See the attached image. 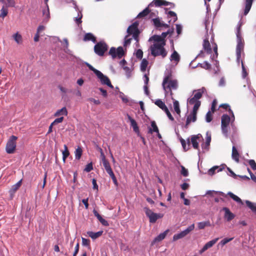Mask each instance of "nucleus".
I'll return each instance as SVG.
<instances>
[{
  "mask_svg": "<svg viewBox=\"0 0 256 256\" xmlns=\"http://www.w3.org/2000/svg\"><path fill=\"white\" fill-rule=\"evenodd\" d=\"M150 50L151 54L154 57L161 56L162 58H164L168 54L164 48H162L155 44L150 46Z\"/></svg>",
  "mask_w": 256,
  "mask_h": 256,
  "instance_id": "obj_1",
  "label": "nucleus"
},
{
  "mask_svg": "<svg viewBox=\"0 0 256 256\" xmlns=\"http://www.w3.org/2000/svg\"><path fill=\"white\" fill-rule=\"evenodd\" d=\"M95 44H96L94 48L95 54L100 56H104L108 50V44L104 40L96 42Z\"/></svg>",
  "mask_w": 256,
  "mask_h": 256,
  "instance_id": "obj_2",
  "label": "nucleus"
},
{
  "mask_svg": "<svg viewBox=\"0 0 256 256\" xmlns=\"http://www.w3.org/2000/svg\"><path fill=\"white\" fill-rule=\"evenodd\" d=\"M124 48L122 46H118L117 48H116L114 47H112L108 52V54L111 56L112 59H114L116 58L120 59L124 56Z\"/></svg>",
  "mask_w": 256,
  "mask_h": 256,
  "instance_id": "obj_3",
  "label": "nucleus"
},
{
  "mask_svg": "<svg viewBox=\"0 0 256 256\" xmlns=\"http://www.w3.org/2000/svg\"><path fill=\"white\" fill-rule=\"evenodd\" d=\"M230 121V118L226 114H224L221 118V128L222 134L228 136V127Z\"/></svg>",
  "mask_w": 256,
  "mask_h": 256,
  "instance_id": "obj_4",
  "label": "nucleus"
},
{
  "mask_svg": "<svg viewBox=\"0 0 256 256\" xmlns=\"http://www.w3.org/2000/svg\"><path fill=\"white\" fill-rule=\"evenodd\" d=\"M18 138L16 136L14 135L10 137V140H8L6 148V150L8 154H12L14 152L16 148V140Z\"/></svg>",
  "mask_w": 256,
  "mask_h": 256,
  "instance_id": "obj_5",
  "label": "nucleus"
},
{
  "mask_svg": "<svg viewBox=\"0 0 256 256\" xmlns=\"http://www.w3.org/2000/svg\"><path fill=\"white\" fill-rule=\"evenodd\" d=\"M206 91V88L204 87L198 89L193 90V93L196 92L194 94V97L190 98L188 99V102L190 104H193L194 102L197 101H200L199 100L202 97V94Z\"/></svg>",
  "mask_w": 256,
  "mask_h": 256,
  "instance_id": "obj_6",
  "label": "nucleus"
},
{
  "mask_svg": "<svg viewBox=\"0 0 256 256\" xmlns=\"http://www.w3.org/2000/svg\"><path fill=\"white\" fill-rule=\"evenodd\" d=\"M194 224H193L190 226H188L186 230L182 231L181 232L174 234L172 237L173 241H176L179 239H180L186 236L188 234H189L191 231L194 230Z\"/></svg>",
  "mask_w": 256,
  "mask_h": 256,
  "instance_id": "obj_7",
  "label": "nucleus"
},
{
  "mask_svg": "<svg viewBox=\"0 0 256 256\" xmlns=\"http://www.w3.org/2000/svg\"><path fill=\"white\" fill-rule=\"evenodd\" d=\"M96 76L102 84L106 85L112 88H114L109 78L106 76L104 74L100 71L98 73Z\"/></svg>",
  "mask_w": 256,
  "mask_h": 256,
  "instance_id": "obj_8",
  "label": "nucleus"
},
{
  "mask_svg": "<svg viewBox=\"0 0 256 256\" xmlns=\"http://www.w3.org/2000/svg\"><path fill=\"white\" fill-rule=\"evenodd\" d=\"M74 5V8L78 12V16L75 18L74 21L77 25H79L82 22V8H80L76 5V2L74 0H70Z\"/></svg>",
  "mask_w": 256,
  "mask_h": 256,
  "instance_id": "obj_9",
  "label": "nucleus"
},
{
  "mask_svg": "<svg viewBox=\"0 0 256 256\" xmlns=\"http://www.w3.org/2000/svg\"><path fill=\"white\" fill-rule=\"evenodd\" d=\"M144 210L146 213V215L149 218L150 222L154 223L158 220L156 217V213L154 212L150 208L145 207Z\"/></svg>",
  "mask_w": 256,
  "mask_h": 256,
  "instance_id": "obj_10",
  "label": "nucleus"
},
{
  "mask_svg": "<svg viewBox=\"0 0 256 256\" xmlns=\"http://www.w3.org/2000/svg\"><path fill=\"white\" fill-rule=\"evenodd\" d=\"M119 97L122 99V102L124 104H128V106H133L134 104H137V102L132 99L129 98L124 94L122 92H119Z\"/></svg>",
  "mask_w": 256,
  "mask_h": 256,
  "instance_id": "obj_11",
  "label": "nucleus"
},
{
  "mask_svg": "<svg viewBox=\"0 0 256 256\" xmlns=\"http://www.w3.org/2000/svg\"><path fill=\"white\" fill-rule=\"evenodd\" d=\"M202 136L200 134H198L196 135H192L191 137V142L192 145V147L194 149L198 150V154H200V150L198 149V140L202 138Z\"/></svg>",
  "mask_w": 256,
  "mask_h": 256,
  "instance_id": "obj_12",
  "label": "nucleus"
},
{
  "mask_svg": "<svg viewBox=\"0 0 256 256\" xmlns=\"http://www.w3.org/2000/svg\"><path fill=\"white\" fill-rule=\"evenodd\" d=\"M128 36L132 35V38H136L138 36H140V31L138 28L130 27V25L128 27L126 30Z\"/></svg>",
  "mask_w": 256,
  "mask_h": 256,
  "instance_id": "obj_13",
  "label": "nucleus"
},
{
  "mask_svg": "<svg viewBox=\"0 0 256 256\" xmlns=\"http://www.w3.org/2000/svg\"><path fill=\"white\" fill-rule=\"evenodd\" d=\"M226 166L225 164H221L220 166H215L210 168L208 171V175L212 176H213L216 170L218 172H222Z\"/></svg>",
  "mask_w": 256,
  "mask_h": 256,
  "instance_id": "obj_14",
  "label": "nucleus"
},
{
  "mask_svg": "<svg viewBox=\"0 0 256 256\" xmlns=\"http://www.w3.org/2000/svg\"><path fill=\"white\" fill-rule=\"evenodd\" d=\"M172 74L171 70H168V69H166V70L165 72L164 76L163 82L162 83V88L166 92V85L167 84V83H168V80H171L170 79L172 78Z\"/></svg>",
  "mask_w": 256,
  "mask_h": 256,
  "instance_id": "obj_15",
  "label": "nucleus"
},
{
  "mask_svg": "<svg viewBox=\"0 0 256 256\" xmlns=\"http://www.w3.org/2000/svg\"><path fill=\"white\" fill-rule=\"evenodd\" d=\"M169 230H166L163 232L160 233L158 236H156L152 242L151 245L154 246L156 243L159 242L162 240L166 236Z\"/></svg>",
  "mask_w": 256,
  "mask_h": 256,
  "instance_id": "obj_16",
  "label": "nucleus"
},
{
  "mask_svg": "<svg viewBox=\"0 0 256 256\" xmlns=\"http://www.w3.org/2000/svg\"><path fill=\"white\" fill-rule=\"evenodd\" d=\"M201 102L200 101H197V102H194L193 104H194L192 110L190 112L192 114L193 118L192 119V122H195L196 120V114L200 106Z\"/></svg>",
  "mask_w": 256,
  "mask_h": 256,
  "instance_id": "obj_17",
  "label": "nucleus"
},
{
  "mask_svg": "<svg viewBox=\"0 0 256 256\" xmlns=\"http://www.w3.org/2000/svg\"><path fill=\"white\" fill-rule=\"evenodd\" d=\"M222 210L224 212V217L228 222H230L234 218L235 215L230 211L228 208L224 207Z\"/></svg>",
  "mask_w": 256,
  "mask_h": 256,
  "instance_id": "obj_18",
  "label": "nucleus"
},
{
  "mask_svg": "<svg viewBox=\"0 0 256 256\" xmlns=\"http://www.w3.org/2000/svg\"><path fill=\"white\" fill-rule=\"evenodd\" d=\"M167 84L168 86H166V88H168L169 90L172 88L175 90L178 88V82L176 80H170ZM170 94L171 96L172 94V92L171 90H170Z\"/></svg>",
  "mask_w": 256,
  "mask_h": 256,
  "instance_id": "obj_19",
  "label": "nucleus"
},
{
  "mask_svg": "<svg viewBox=\"0 0 256 256\" xmlns=\"http://www.w3.org/2000/svg\"><path fill=\"white\" fill-rule=\"evenodd\" d=\"M244 48V44L242 43H237L236 48V61L238 64L240 63L241 58V50ZM242 60H241V62Z\"/></svg>",
  "mask_w": 256,
  "mask_h": 256,
  "instance_id": "obj_20",
  "label": "nucleus"
},
{
  "mask_svg": "<svg viewBox=\"0 0 256 256\" xmlns=\"http://www.w3.org/2000/svg\"><path fill=\"white\" fill-rule=\"evenodd\" d=\"M203 48L204 50H206V52L210 54L212 52V48L209 42V41L208 38H206L203 41L202 44Z\"/></svg>",
  "mask_w": 256,
  "mask_h": 256,
  "instance_id": "obj_21",
  "label": "nucleus"
},
{
  "mask_svg": "<svg viewBox=\"0 0 256 256\" xmlns=\"http://www.w3.org/2000/svg\"><path fill=\"white\" fill-rule=\"evenodd\" d=\"M83 40L84 42L92 41L95 44L96 42V36L91 32H88L85 34Z\"/></svg>",
  "mask_w": 256,
  "mask_h": 256,
  "instance_id": "obj_22",
  "label": "nucleus"
},
{
  "mask_svg": "<svg viewBox=\"0 0 256 256\" xmlns=\"http://www.w3.org/2000/svg\"><path fill=\"white\" fill-rule=\"evenodd\" d=\"M242 26V23L240 21L237 25L236 27V42L237 43H242V38L240 34V28Z\"/></svg>",
  "mask_w": 256,
  "mask_h": 256,
  "instance_id": "obj_23",
  "label": "nucleus"
},
{
  "mask_svg": "<svg viewBox=\"0 0 256 256\" xmlns=\"http://www.w3.org/2000/svg\"><path fill=\"white\" fill-rule=\"evenodd\" d=\"M102 230H100L96 232H93L92 231H88L87 232V234L92 240H95L100 237V236H101L102 234Z\"/></svg>",
  "mask_w": 256,
  "mask_h": 256,
  "instance_id": "obj_24",
  "label": "nucleus"
},
{
  "mask_svg": "<svg viewBox=\"0 0 256 256\" xmlns=\"http://www.w3.org/2000/svg\"><path fill=\"white\" fill-rule=\"evenodd\" d=\"M198 66H200L205 70H210L211 68V65L208 62L204 61L203 63H198L196 66H192V68H195Z\"/></svg>",
  "mask_w": 256,
  "mask_h": 256,
  "instance_id": "obj_25",
  "label": "nucleus"
},
{
  "mask_svg": "<svg viewBox=\"0 0 256 256\" xmlns=\"http://www.w3.org/2000/svg\"><path fill=\"white\" fill-rule=\"evenodd\" d=\"M228 196H229L230 197L232 198L234 201L236 202L238 204L243 205L244 203L242 201V200L236 195L234 194L231 192H228L227 194Z\"/></svg>",
  "mask_w": 256,
  "mask_h": 256,
  "instance_id": "obj_26",
  "label": "nucleus"
},
{
  "mask_svg": "<svg viewBox=\"0 0 256 256\" xmlns=\"http://www.w3.org/2000/svg\"><path fill=\"white\" fill-rule=\"evenodd\" d=\"M239 154L238 152V150H236V146H232V158L236 162H239Z\"/></svg>",
  "mask_w": 256,
  "mask_h": 256,
  "instance_id": "obj_27",
  "label": "nucleus"
},
{
  "mask_svg": "<svg viewBox=\"0 0 256 256\" xmlns=\"http://www.w3.org/2000/svg\"><path fill=\"white\" fill-rule=\"evenodd\" d=\"M22 180H20L18 182H17L16 184L12 186V188L10 190V192L12 194L14 193L18 190L19 189L20 186L22 185Z\"/></svg>",
  "mask_w": 256,
  "mask_h": 256,
  "instance_id": "obj_28",
  "label": "nucleus"
},
{
  "mask_svg": "<svg viewBox=\"0 0 256 256\" xmlns=\"http://www.w3.org/2000/svg\"><path fill=\"white\" fill-rule=\"evenodd\" d=\"M246 206L254 212L256 213V203L252 202L248 200H246Z\"/></svg>",
  "mask_w": 256,
  "mask_h": 256,
  "instance_id": "obj_29",
  "label": "nucleus"
},
{
  "mask_svg": "<svg viewBox=\"0 0 256 256\" xmlns=\"http://www.w3.org/2000/svg\"><path fill=\"white\" fill-rule=\"evenodd\" d=\"M170 61H175L176 64L180 60V56L178 54V52L175 50H174L172 53V54L170 58Z\"/></svg>",
  "mask_w": 256,
  "mask_h": 256,
  "instance_id": "obj_30",
  "label": "nucleus"
},
{
  "mask_svg": "<svg viewBox=\"0 0 256 256\" xmlns=\"http://www.w3.org/2000/svg\"><path fill=\"white\" fill-rule=\"evenodd\" d=\"M152 128H148V133L152 134L153 132H158V128L156 126V122L155 121L153 120L150 122Z\"/></svg>",
  "mask_w": 256,
  "mask_h": 256,
  "instance_id": "obj_31",
  "label": "nucleus"
},
{
  "mask_svg": "<svg viewBox=\"0 0 256 256\" xmlns=\"http://www.w3.org/2000/svg\"><path fill=\"white\" fill-rule=\"evenodd\" d=\"M60 115H68V110L66 107H63L61 109L58 110L54 114V116H58Z\"/></svg>",
  "mask_w": 256,
  "mask_h": 256,
  "instance_id": "obj_32",
  "label": "nucleus"
},
{
  "mask_svg": "<svg viewBox=\"0 0 256 256\" xmlns=\"http://www.w3.org/2000/svg\"><path fill=\"white\" fill-rule=\"evenodd\" d=\"M164 0H154L148 5V6L152 7L155 6H156L158 7L164 6Z\"/></svg>",
  "mask_w": 256,
  "mask_h": 256,
  "instance_id": "obj_33",
  "label": "nucleus"
},
{
  "mask_svg": "<svg viewBox=\"0 0 256 256\" xmlns=\"http://www.w3.org/2000/svg\"><path fill=\"white\" fill-rule=\"evenodd\" d=\"M193 118V116H192V114L191 113L188 115L186 117V124L184 125V123L182 122H181L180 121V124L182 126H184L185 128H187L188 127V124L190 123V122H192V119Z\"/></svg>",
  "mask_w": 256,
  "mask_h": 256,
  "instance_id": "obj_34",
  "label": "nucleus"
},
{
  "mask_svg": "<svg viewBox=\"0 0 256 256\" xmlns=\"http://www.w3.org/2000/svg\"><path fill=\"white\" fill-rule=\"evenodd\" d=\"M149 7L150 6H148V7L146 8L142 11L140 12L136 16V18H141L147 16L150 12Z\"/></svg>",
  "mask_w": 256,
  "mask_h": 256,
  "instance_id": "obj_35",
  "label": "nucleus"
},
{
  "mask_svg": "<svg viewBox=\"0 0 256 256\" xmlns=\"http://www.w3.org/2000/svg\"><path fill=\"white\" fill-rule=\"evenodd\" d=\"M172 99L174 100L173 103H174V110L176 112L179 116H180V108L179 102L176 100H174L173 98H172Z\"/></svg>",
  "mask_w": 256,
  "mask_h": 256,
  "instance_id": "obj_36",
  "label": "nucleus"
},
{
  "mask_svg": "<svg viewBox=\"0 0 256 256\" xmlns=\"http://www.w3.org/2000/svg\"><path fill=\"white\" fill-rule=\"evenodd\" d=\"M210 226V223L208 220L205 222H201L198 223V227L200 230L204 229L206 226Z\"/></svg>",
  "mask_w": 256,
  "mask_h": 256,
  "instance_id": "obj_37",
  "label": "nucleus"
},
{
  "mask_svg": "<svg viewBox=\"0 0 256 256\" xmlns=\"http://www.w3.org/2000/svg\"><path fill=\"white\" fill-rule=\"evenodd\" d=\"M46 8L42 10V14L44 16H46V18L44 20L47 22L50 18V10L48 4H46Z\"/></svg>",
  "mask_w": 256,
  "mask_h": 256,
  "instance_id": "obj_38",
  "label": "nucleus"
},
{
  "mask_svg": "<svg viewBox=\"0 0 256 256\" xmlns=\"http://www.w3.org/2000/svg\"><path fill=\"white\" fill-rule=\"evenodd\" d=\"M148 64V62L146 58L142 60L140 66V68L142 72H144L146 71Z\"/></svg>",
  "mask_w": 256,
  "mask_h": 256,
  "instance_id": "obj_39",
  "label": "nucleus"
},
{
  "mask_svg": "<svg viewBox=\"0 0 256 256\" xmlns=\"http://www.w3.org/2000/svg\"><path fill=\"white\" fill-rule=\"evenodd\" d=\"M2 2L4 4L6 7H14L15 6L14 0H3Z\"/></svg>",
  "mask_w": 256,
  "mask_h": 256,
  "instance_id": "obj_40",
  "label": "nucleus"
},
{
  "mask_svg": "<svg viewBox=\"0 0 256 256\" xmlns=\"http://www.w3.org/2000/svg\"><path fill=\"white\" fill-rule=\"evenodd\" d=\"M82 148L78 146L75 151V158L76 160H80L82 156Z\"/></svg>",
  "mask_w": 256,
  "mask_h": 256,
  "instance_id": "obj_41",
  "label": "nucleus"
},
{
  "mask_svg": "<svg viewBox=\"0 0 256 256\" xmlns=\"http://www.w3.org/2000/svg\"><path fill=\"white\" fill-rule=\"evenodd\" d=\"M130 126L132 128L134 131L136 133L139 132V128L138 126V124L136 121L134 120H132L130 122Z\"/></svg>",
  "mask_w": 256,
  "mask_h": 256,
  "instance_id": "obj_42",
  "label": "nucleus"
},
{
  "mask_svg": "<svg viewBox=\"0 0 256 256\" xmlns=\"http://www.w3.org/2000/svg\"><path fill=\"white\" fill-rule=\"evenodd\" d=\"M154 104L162 110L166 106L165 104L160 99H158L156 100Z\"/></svg>",
  "mask_w": 256,
  "mask_h": 256,
  "instance_id": "obj_43",
  "label": "nucleus"
},
{
  "mask_svg": "<svg viewBox=\"0 0 256 256\" xmlns=\"http://www.w3.org/2000/svg\"><path fill=\"white\" fill-rule=\"evenodd\" d=\"M162 40V38L160 35L154 34L149 38L148 40L151 41L152 40H153L155 43H158Z\"/></svg>",
  "mask_w": 256,
  "mask_h": 256,
  "instance_id": "obj_44",
  "label": "nucleus"
},
{
  "mask_svg": "<svg viewBox=\"0 0 256 256\" xmlns=\"http://www.w3.org/2000/svg\"><path fill=\"white\" fill-rule=\"evenodd\" d=\"M103 166L106 172L108 173L112 170L110 164L108 160L102 162Z\"/></svg>",
  "mask_w": 256,
  "mask_h": 256,
  "instance_id": "obj_45",
  "label": "nucleus"
},
{
  "mask_svg": "<svg viewBox=\"0 0 256 256\" xmlns=\"http://www.w3.org/2000/svg\"><path fill=\"white\" fill-rule=\"evenodd\" d=\"M84 64L89 68L90 70L96 74V76L98 74V73L100 72L99 70L93 67L88 62H84Z\"/></svg>",
  "mask_w": 256,
  "mask_h": 256,
  "instance_id": "obj_46",
  "label": "nucleus"
},
{
  "mask_svg": "<svg viewBox=\"0 0 256 256\" xmlns=\"http://www.w3.org/2000/svg\"><path fill=\"white\" fill-rule=\"evenodd\" d=\"M84 64L89 68L90 70L96 74V76L98 74V73L100 72L99 70L93 67L88 62H84Z\"/></svg>",
  "mask_w": 256,
  "mask_h": 256,
  "instance_id": "obj_47",
  "label": "nucleus"
},
{
  "mask_svg": "<svg viewBox=\"0 0 256 256\" xmlns=\"http://www.w3.org/2000/svg\"><path fill=\"white\" fill-rule=\"evenodd\" d=\"M108 174L110 175V176L112 178V182H113L114 184V185L116 186H118V183L117 181L116 178L112 170V171H110V172H108Z\"/></svg>",
  "mask_w": 256,
  "mask_h": 256,
  "instance_id": "obj_48",
  "label": "nucleus"
},
{
  "mask_svg": "<svg viewBox=\"0 0 256 256\" xmlns=\"http://www.w3.org/2000/svg\"><path fill=\"white\" fill-rule=\"evenodd\" d=\"M13 37L14 38V40L16 42L17 44H20L22 42V36L19 34L18 32L16 33Z\"/></svg>",
  "mask_w": 256,
  "mask_h": 256,
  "instance_id": "obj_49",
  "label": "nucleus"
},
{
  "mask_svg": "<svg viewBox=\"0 0 256 256\" xmlns=\"http://www.w3.org/2000/svg\"><path fill=\"white\" fill-rule=\"evenodd\" d=\"M152 20L153 22L154 25L157 28L161 27L162 22L158 18H152Z\"/></svg>",
  "mask_w": 256,
  "mask_h": 256,
  "instance_id": "obj_50",
  "label": "nucleus"
},
{
  "mask_svg": "<svg viewBox=\"0 0 256 256\" xmlns=\"http://www.w3.org/2000/svg\"><path fill=\"white\" fill-rule=\"evenodd\" d=\"M218 240V238L213 239L206 242L204 245L206 246V248H209L212 247L216 243Z\"/></svg>",
  "mask_w": 256,
  "mask_h": 256,
  "instance_id": "obj_51",
  "label": "nucleus"
},
{
  "mask_svg": "<svg viewBox=\"0 0 256 256\" xmlns=\"http://www.w3.org/2000/svg\"><path fill=\"white\" fill-rule=\"evenodd\" d=\"M8 7H6V8L4 7V6H3L2 7V8H1L0 10V17H2V18H4V17H6L8 14V10L7 8Z\"/></svg>",
  "mask_w": 256,
  "mask_h": 256,
  "instance_id": "obj_52",
  "label": "nucleus"
},
{
  "mask_svg": "<svg viewBox=\"0 0 256 256\" xmlns=\"http://www.w3.org/2000/svg\"><path fill=\"white\" fill-rule=\"evenodd\" d=\"M123 69L125 71L126 77L127 78H130L132 75V70L128 66H123Z\"/></svg>",
  "mask_w": 256,
  "mask_h": 256,
  "instance_id": "obj_53",
  "label": "nucleus"
},
{
  "mask_svg": "<svg viewBox=\"0 0 256 256\" xmlns=\"http://www.w3.org/2000/svg\"><path fill=\"white\" fill-rule=\"evenodd\" d=\"M128 36V34H126L125 36H124V46H127L129 45H130V43H131V41H132V38H128V37L129 36Z\"/></svg>",
  "mask_w": 256,
  "mask_h": 256,
  "instance_id": "obj_54",
  "label": "nucleus"
},
{
  "mask_svg": "<svg viewBox=\"0 0 256 256\" xmlns=\"http://www.w3.org/2000/svg\"><path fill=\"white\" fill-rule=\"evenodd\" d=\"M205 54L203 51V50H201L199 54L196 56V58L190 62V66H192V64L193 63V62L196 60V58H204Z\"/></svg>",
  "mask_w": 256,
  "mask_h": 256,
  "instance_id": "obj_55",
  "label": "nucleus"
},
{
  "mask_svg": "<svg viewBox=\"0 0 256 256\" xmlns=\"http://www.w3.org/2000/svg\"><path fill=\"white\" fill-rule=\"evenodd\" d=\"M165 112L166 114L168 117V118L172 120V121H173L174 120V117L172 116V115L171 114L170 112L169 111L168 108L167 106H166L163 110Z\"/></svg>",
  "mask_w": 256,
  "mask_h": 256,
  "instance_id": "obj_56",
  "label": "nucleus"
},
{
  "mask_svg": "<svg viewBox=\"0 0 256 256\" xmlns=\"http://www.w3.org/2000/svg\"><path fill=\"white\" fill-rule=\"evenodd\" d=\"M233 238H224V239H222L220 242V244L222 246H223L224 245H225L227 243H228V242H230L231 240H233Z\"/></svg>",
  "mask_w": 256,
  "mask_h": 256,
  "instance_id": "obj_57",
  "label": "nucleus"
},
{
  "mask_svg": "<svg viewBox=\"0 0 256 256\" xmlns=\"http://www.w3.org/2000/svg\"><path fill=\"white\" fill-rule=\"evenodd\" d=\"M226 169L228 171V175L230 176L233 177L234 178H236L238 177V175H236L230 168L227 167Z\"/></svg>",
  "mask_w": 256,
  "mask_h": 256,
  "instance_id": "obj_58",
  "label": "nucleus"
},
{
  "mask_svg": "<svg viewBox=\"0 0 256 256\" xmlns=\"http://www.w3.org/2000/svg\"><path fill=\"white\" fill-rule=\"evenodd\" d=\"M136 56L137 58L142 60L143 56V52L141 49H138L136 52Z\"/></svg>",
  "mask_w": 256,
  "mask_h": 256,
  "instance_id": "obj_59",
  "label": "nucleus"
},
{
  "mask_svg": "<svg viewBox=\"0 0 256 256\" xmlns=\"http://www.w3.org/2000/svg\"><path fill=\"white\" fill-rule=\"evenodd\" d=\"M212 120V114L210 111H208L206 115V121L207 122H210Z\"/></svg>",
  "mask_w": 256,
  "mask_h": 256,
  "instance_id": "obj_60",
  "label": "nucleus"
},
{
  "mask_svg": "<svg viewBox=\"0 0 256 256\" xmlns=\"http://www.w3.org/2000/svg\"><path fill=\"white\" fill-rule=\"evenodd\" d=\"M92 170H93V166H92V163L91 162L88 164L86 165V168L84 169V170L87 172H88Z\"/></svg>",
  "mask_w": 256,
  "mask_h": 256,
  "instance_id": "obj_61",
  "label": "nucleus"
},
{
  "mask_svg": "<svg viewBox=\"0 0 256 256\" xmlns=\"http://www.w3.org/2000/svg\"><path fill=\"white\" fill-rule=\"evenodd\" d=\"M181 174L184 176H188V172L187 169H186L184 166H181Z\"/></svg>",
  "mask_w": 256,
  "mask_h": 256,
  "instance_id": "obj_62",
  "label": "nucleus"
},
{
  "mask_svg": "<svg viewBox=\"0 0 256 256\" xmlns=\"http://www.w3.org/2000/svg\"><path fill=\"white\" fill-rule=\"evenodd\" d=\"M248 164L253 170H256V163L254 160H248Z\"/></svg>",
  "mask_w": 256,
  "mask_h": 256,
  "instance_id": "obj_63",
  "label": "nucleus"
},
{
  "mask_svg": "<svg viewBox=\"0 0 256 256\" xmlns=\"http://www.w3.org/2000/svg\"><path fill=\"white\" fill-rule=\"evenodd\" d=\"M176 31L178 35L180 34L182 32V26L180 24H176Z\"/></svg>",
  "mask_w": 256,
  "mask_h": 256,
  "instance_id": "obj_64",
  "label": "nucleus"
}]
</instances>
